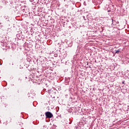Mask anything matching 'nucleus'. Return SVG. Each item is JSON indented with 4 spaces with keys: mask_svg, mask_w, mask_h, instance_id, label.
Wrapping results in <instances>:
<instances>
[{
    "mask_svg": "<svg viewBox=\"0 0 129 129\" xmlns=\"http://www.w3.org/2000/svg\"><path fill=\"white\" fill-rule=\"evenodd\" d=\"M110 12H111V10H109L108 11V13H110Z\"/></svg>",
    "mask_w": 129,
    "mask_h": 129,
    "instance_id": "4",
    "label": "nucleus"
},
{
    "mask_svg": "<svg viewBox=\"0 0 129 129\" xmlns=\"http://www.w3.org/2000/svg\"><path fill=\"white\" fill-rule=\"evenodd\" d=\"M112 25H113V23H112Z\"/></svg>",
    "mask_w": 129,
    "mask_h": 129,
    "instance_id": "6",
    "label": "nucleus"
},
{
    "mask_svg": "<svg viewBox=\"0 0 129 129\" xmlns=\"http://www.w3.org/2000/svg\"><path fill=\"white\" fill-rule=\"evenodd\" d=\"M45 116L47 118H51V117H53V114H52V113L49 111L46 112Z\"/></svg>",
    "mask_w": 129,
    "mask_h": 129,
    "instance_id": "1",
    "label": "nucleus"
},
{
    "mask_svg": "<svg viewBox=\"0 0 129 129\" xmlns=\"http://www.w3.org/2000/svg\"><path fill=\"white\" fill-rule=\"evenodd\" d=\"M112 22H113V19H112Z\"/></svg>",
    "mask_w": 129,
    "mask_h": 129,
    "instance_id": "5",
    "label": "nucleus"
},
{
    "mask_svg": "<svg viewBox=\"0 0 129 129\" xmlns=\"http://www.w3.org/2000/svg\"><path fill=\"white\" fill-rule=\"evenodd\" d=\"M0 42L1 43V45L3 46L4 45V43H5V40L3 37H0Z\"/></svg>",
    "mask_w": 129,
    "mask_h": 129,
    "instance_id": "2",
    "label": "nucleus"
},
{
    "mask_svg": "<svg viewBox=\"0 0 129 129\" xmlns=\"http://www.w3.org/2000/svg\"><path fill=\"white\" fill-rule=\"evenodd\" d=\"M120 52V50L119 49L115 50V54H118Z\"/></svg>",
    "mask_w": 129,
    "mask_h": 129,
    "instance_id": "3",
    "label": "nucleus"
}]
</instances>
